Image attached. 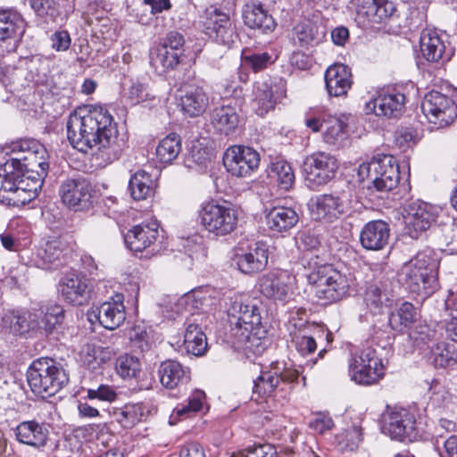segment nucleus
Listing matches in <instances>:
<instances>
[{
    "mask_svg": "<svg viewBox=\"0 0 457 457\" xmlns=\"http://www.w3.org/2000/svg\"><path fill=\"white\" fill-rule=\"evenodd\" d=\"M66 129L70 144L79 152L97 151L106 161L112 162L122 151L117 124L104 106L87 104L76 108L69 115Z\"/></svg>",
    "mask_w": 457,
    "mask_h": 457,
    "instance_id": "f257e3e1",
    "label": "nucleus"
},
{
    "mask_svg": "<svg viewBox=\"0 0 457 457\" xmlns=\"http://www.w3.org/2000/svg\"><path fill=\"white\" fill-rule=\"evenodd\" d=\"M227 312L233 344L238 348L251 349L265 332L257 301L246 294H234L228 298Z\"/></svg>",
    "mask_w": 457,
    "mask_h": 457,
    "instance_id": "f03ea898",
    "label": "nucleus"
},
{
    "mask_svg": "<svg viewBox=\"0 0 457 457\" xmlns=\"http://www.w3.org/2000/svg\"><path fill=\"white\" fill-rule=\"evenodd\" d=\"M439 260L431 249L419 252L402 269L403 281L413 293L428 296L438 287Z\"/></svg>",
    "mask_w": 457,
    "mask_h": 457,
    "instance_id": "7ed1b4c3",
    "label": "nucleus"
},
{
    "mask_svg": "<svg viewBox=\"0 0 457 457\" xmlns=\"http://www.w3.org/2000/svg\"><path fill=\"white\" fill-rule=\"evenodd\" d=\"M11 149L16 156L8 160L5 166L31 180L37 181L38 179L43 183L49 168L44 145L35 139L29 138L12 142Z\"/></svg>",
    "mask_w": 457,
    "mask_h": 457,
    "instance_id": "20e7f679",
    "label": "nucleus"
},
{
    "mask_svg": "<svg viewBox=\"0 0 457 457\" xmlns=\"http://www.w3.org/2000/svg\"><path fill=\"white\" fill-rule=\"evenodd\" d=\"M307 281L315 297L328 304L346 297L353 279L332 265H320L308 274Z\"/></svg>",
    "mask_w": 457,
    "mask_h": 457,
    "instance_id": "39448f33",
    "label": "nucleus"
},
{
    "mask_svg": "<svg viewBox=\"0 0 457 457\" xmlns=\"http://www.w3.org/2000/svg\"><path fill=\"white\" fill-rule=\"evenodd\" d=\"M27 380L32 392L43 398L53 396L69 382L62 366L50 358H38L27 370Z\"/></svg>",
    "mask_w": 457,
    "mask_h": 457,
    "instance_id": "423d86ee",
    "label": "nucleus"
},
{
    "mask_svg": "<svg viewBox=\"0 0 457 457\" xmlns=\"http://www.w3.org/2000/svg\"><path fill=\"white\" fill-rule=\"evenodd\" d=\"M359 180H371L368 190L389 192L395 188L400 180L399 166L395 158L390 154H378L370 161L360 164L357 170Z\"/></svg>",
    "mask_w": 457,
    "mask_h": 457,
    "instance_id": "0eeeda50",
    "label": "nucleus"
},
{
    "mask_svg": "<svg viewBox=\"0 0 457 457\" xmlns=\"http://www.w3.org/2000/svg\"><path fill=\"white\" fill-rule=\"evenodd\" d=\"M198 218L204 229L217 237L232 233L238 221L237 210L227 202H208L202 204Z\"/></svg>",
    "mask_w": 457,
    "mask_h": 457,
    "instance_id": "6e6552de",
    "label": "nucleus"
},
{
    "mask_svg": "<svg viewBox=\"0 0 457 457\" xmlns=\"http://www.w3.org/2000/svg\"><path fill=\"white\" fill-rule=\"evenodd\" d=\"M382 431L392 439L398 441H416L420 434V423L415 414L404 408L387 410L383 416Z\"/></svg>",
    "mask_w": 457,
    "mask_h": 457,
    "instance_id": "1a4fd4ad",
    "label": "nucleus"
},
{
    "mask_svg": "<svg viewBox=\"0 0 457 457\" xmlns=\"http://www.w3.org/2000/svg\"><path fill=\"white\" fill-rule=\"evenodd\" d=\"M337 169V160L326 152H315L307 155L302 165L305 183L313 190L328 183L335 177Z\"/></svg>",
    "mask_w": 457,
    "mask_h": 457,
    "instance_id": "9d476101",
    "label": "nucleus"
},
{
    "mask_svg": "<svg viewBox=\"0 0 457 457\" xmlns=\"http://www.w3.org/2000/svg\"><path fill=\"white\" fill-rule=\"evenodd\" d=\"M349 373L356 383L371 385L383 378L385 367L375 349L364 347L353 356L349 364Z\"/></svg>",
    "mask_w": 457,
    "mask_h": 457,
    "instance_id": "9b49d317",
    "label": "nucleus"
},
{
    "mask_svg": "<svg viewBox=\"0 0 457 457\" xmlns=\"http://www.w3.org/2000/svg\"><path fill=\"white\" fill-rule=\"evenodd\" d=\"M299 371L286 363L276 362L269 370L262 371L253 380V394L260 398L270 396L277 389L281 391L280 385L292 384L298 379Z\"/></svg>",
    "mask_w": 457,
    "mask_h": 457,
    "instance_id": "f8f14e48",
    "label": "nucleus"
},
{
    "mask_svg": "<svg viewBox=\"0 0 457 457\" xmlns=\"http://www.w3.org/2000/svg\"><path fill=\"white\" fill-rule=\"evenodd\" d=\"M421 110L428 121L438 128L451 125L457 118L455 102L438 91H431L425 96Z\"/></svg>",
    "mask_w": 457,
    "mask_h": 457,
    "instance_id": "ddd939ff",
    "label": "nucleus"
},
{
    "mask_svg": "<svg viewBox=\"0 0 457 457\" xmlns=\"http://www.w3.org/2000/svg\"><path fill=\"white\" fill-rule=\"evenodd\" d=\"M223 164L232 176L248 177L258 169L260 155L252 147L233 145L224 153Z\"/></svg>",
    "mask_w": 457,
    "mask_h": 457,
    "instance_id": "4468645a",
    "label": "nucleus"
},
{
    "mask_svg": "<svg viewBox=\"0 0 457 457\" xmlns=\"http://www.w3.org/2000/svg\"><path fill=\"white\" fill-rule=\"evenodd\" d=\"M59 193L62 203L75 212L93 206V189L84 178L66 179L62 183Z\"/></svg>",
    "mask_w": 457,
    "mask_h": 457,
    "instance_id": "2eb2a0df",
    "label": "nucleus"
},
{
    "mask_svg": "<svg viewBox=\"0 0 457 457\" xmlns=\"http://www.w3.org/2000/svg\"><path fill=\"white\" fill-rule=\"evenodd\" d=\"M286 96V86L281 79L257 81L253 87L252 106L259 116H263L275 108L278 101Z\"/></svg>",
    "mask_w": 457,
    "mask_h": 457,
    "instance_id": "dca6fc26",
    "label": "nucleus"
},
{
    "mask_svg": "<svg viewBox=\"0 0 457 457\" xmlns=\"http://www.w3.org/2000/svg\"><path fill=\"white\" fill-rule=\"evenodd\" d=\"M350 205V196L346 193H342L340 195L324 194L314 199L312 213L317 220L333 222L347 212Z\"/></svg>",
    "mask_w": 457,
    "mask_h": 457,
    "instance_id": "f3484780",
    "label": "nucleus"
},
{
    "mask_svg": "<svg viewBox=\"0 0 457 457\" xmlns=\"http://www.w3.org/2000/svg\"><path fill=\"white\" fill-rule=\"evenodd\" d=\"M355 10L356 21L362 26L380 23L393 15L395 8L387 0H351Z\"/></svg>",
    "mask_w": 457,
    "mask_h": 457,
    "instance_id": "a211bd4d",
    "label": "nucleus"
},
{
    "mask_svg": "<svg viewBox=\"0 0 457 457\" xmlns=\"http://www.w3.org/2000/svg\"><path fill=\"white\" fill-rule=\"evenodd\" d=\"M355 10L356 21L362 26L380 23L393 15L395 8L387 0H351Z\"/></svg>",
    "mask_w": 457,
    "mask_h": 457,
    "instance_id": "6ab92c4d",
    "label": "nucleus"
},
{
    "mask_svg": "<svg viewBox=\"0 0 457 457\" xmlns=\"http://www.w3.org/2000/svg\"><path fill=\"white\" fill-rule=\"evenodd\" d=\"M435 209L424 202H415L409 205L404 216L405 231L411 238L417 239L428 229L436 220Z\"/></svg>",
    "mask_w": 457,
    "mask_h": 457,
    "instance_id": "aec40b11",
    "label": "nucleus"
},
{
    "mask_svg": "<svg viewBox=\"0 0 457 457\" xmlns=\"http://www.w3.org/2000/svg\"><path fill=\"white\" fill-rule=\"evenodd\" d=\"M294 278L286 270H273L259 279L262 295L274 301H286L292 290Z\"/></svg>",
    "mask_w": 457,
    "mask_h": 457,
    "instance_id": "412c9836",
    "label": "nucleus"
},
{
    "mask_svg": "<svg viewBox=\"0 0 457 457\" xmlns=\"http://www.w3.org/2000/svg\"><path fill=\"white\" fill-rule=\"evenodd\" d=\"M432 29H424L420 38V52L423 57L431 62L445 63L451 60L453 49L450 44Z\"/></svg>",
    "mask_w": 457,
    "mask_h": 457,
    "instance_id": "4be33fe9",
    "label": "nucleus"
},
{
    "mask_svg": "<svg viewBox=\"0 0 457 457\" xmlns=\"http://www.w3.org/2000/svg\"><path fill=\"white\" fill-rule=\"evenodd\" d=\"M59 291L62 298L75 306L87 304L90 300L88 280L82 275L68 273L59 282Z\"/></svg>",
    "mask_w": 457,
    "mask_h": 457,
    "instance_id": "5701e85b",
    "label": "nucleus"
},
{
    "mask_svg": "<svg viewBox=\"0 0 457 457\" xmlns=\"http://www.w3.org/2000/svg\"><path fill=\"white\" fill-rule=\"evenodd\" d=\"M405 100V96L400 92L379 95L367 102L363 110L366 114L386 119L397 118L403 111Z\"/></svg>",
    "mask_w": 457,
    "mask_h": 457,
    "instance_id": "b1692460",
    "label": "nucleus"
},
{
    "mask_svg": "<svg viewBox=\"0 0 457 457\" xmlns=\"http://www.w3.org/2000/svg\"><path fill=\"white\" fill-rule=\"evenodd\" d=\"M269 260V250L263 243H256L247 251L238 253L234 257V263L244 274L253 275L263 270Z\"/></svg>",
    "mask_w": 457,
    "mask_h": 457,
    "instance_id": "393cba45",
    "label": "nucleus"
},
{
    "mask_svg": "<svg viewBox=\"0 0 457 457\" xmlns=\"http://www.w3.org/2000/svg\"><path fill=\"white\" fill-rule=\"evenodd\" d=\"M159 224L156 220L134 226L125 235L128 247L134 252H142L154 246L159 238Z\"/></svg>",
    "mask_w": 457,
    "mask_h": 457,
    "instance_id": "a878e982",
    "label": "nucleus"
},
{
    "mask_svg": "<svg viewBox=\"0 0 457 457\" xmlns=\"http://www.w3.org/2000/svg\"><path fill=\"white\" fill-rule=\"evenodd\" d=\"M99 323L109 330L119 328L125 320L123 295L116 294L112 301L104 302L92 312Z\"/></svg>",
    "mask_w": 457,
    "mask_h": 457,
    "instance_id": "bb28decb",
    "label": "nucleus"
},
{
    "mask_svg": "<svg viewBox=\"0 0 457 457\" xmlns=\"http://www.w3.org/2000/svg\"><path fill=\"white\" fill-rule=\"evenodd\" d=\"M325 84L329 96H345L353 86L351 69L342 63L330 65L325 71Z\"/></svg>",
    "mask_w": 457,
    "mask_h": 457,
    "instance_id": "cd10ccee",
    "label": "nucleus"
},
{
    "mask_svg": "<svg viewBox=\"0 0 457 457\" xmlns=\"http://www.w3.org/2000/svg\"><path fill=\"white\" fill-rule=\"evenodd\" d=\"M390 236L389 225L381 220L369 221L360 233V243L363 248L370 251H379L387 244Z\"/></svg>",
    "mask_w": 457,
    "mask_h": 457,
    "instance_id": "c85d7f7f",
    "label": "nucleus"
},
{
    "mask_svg": "<svg viewBox=\"0 0 457 457\" xmlns=\"http://www.w3.org/2000/svg\"><path fill=\"white\" fill-rule=\"evenodd\" d=\"M15 436L20 443L39 449L46 445L49 430L44 422L27 420L16 427Z\"/></svg>",
    "mask_w": 457,
    "mask_h": 457,
    "instance_id": "c756f323",
    "label": "nucleus"
},
{
    "mask_svg": "<svg viewBox=\"0 0 457 457\" xmlns=\"http://www.w3.org/2000/svg\"><path fill=\"white\" fill-rule=\"evenodd\" d=\"M325 32L320 26V13L312 19L304 17L293 28V39L302 46H309L321 41Z\"/></svg>",
    "mask_w": 457,
    "mask_h": 457,
    "instance_id": "7c9ffc66",
    "label": "nucleus"
},
{
    "mask_svg": "<svg viewBox=\"0 0 457 457\" xmlns=\"http://www.w3.org/2000/svg\"><path fill=\"white\" fill-rule=\"evenodd\" d=\"M244 23L250 29H259L263 33L272 31L276 27L273 17L262 4L256 2H249L243 8Z\"/></svg>",
    "mask_w": 457,
    "mask_h": 457,
    "instance_id": "2f4dec72",
    "label": "nucleus"
},
{
    "mask_svg": "<svg viewBox=\"0 0 457 457\" xmlns=\"http://www.w3.org/2000/svg\"><path fill=\"white\" fill-rule=\"evenodd\" d=\"M158 376L164 387L174 389L190 380V370L177 361L167 360L160 364Z\"/></svg>",
    "mask_w": 457,
    "mask_h": 457,
    "instance_id": "473e14b6",
    "label": "nucleus"
},
{
    "mask_svg": "<svg viewBox=\"0 0 457 457\" xmlns=\"http://www.w3.org/2000/svg\"><path fill=\"white\" fill-rule=\"evenodd\" d=\"M25 29L26 22L19 12L12 10L0 12V41L17 42L23 36Z\"/></svg>",
    "mask_w": 457,
    "mask_h": 457,
    "instance_id": "72a5a7b5",
    "label": "nucleus"
},
{
    "mask_svg": "<svg viewBox=\"0 0 457 457\" xmlns=\"http://www.w3.org/2000/svg\"><path fill=\"white\" fill-rule=\"evenodd\" d=\"M212 124L220 134L230 135L239 124V116L235 106L230 104L215 107L211 115Z\"/></svg>",
    "mask_w": 457,
    "mask_h": 457,
    "instance_id": "f704fd0d",
    "label": "nucleus"
},
{
    "mask_svg": "<svg viewBox=\"0 0 457 457\" xmlns=\"http://www.w3.org/2000/svg\"><path fill=\"white\" fill-rule=\"evenodd\" d=\"M431 395L428 403V409L434 416L451 414L453 412L455 403L453 395L450 391L438 382H434L430 386Z\"/></svg>",
    "mask_w": 457,
    "mask_h": 457,
    "instance_id": "c9c22d12",
    "label": "nucleus"
},
{
    "mask_svg": "<svg viewBox=\"0 0 457 457\" xmlns=\"http://www.w3.org/2000/svg\"><path fill=\"white\" fill-rule=\"evenodd\" d=\"M266 220L270 229L282 233L294 228L299 220V216L290 207L276 206L269 212Z\"/></svg>",
    "mask_w": 457,
    "mask_h": 457,
    "instance_id": "e433bc0d",
    "label": "nucleus"
},
{
    "mask_svg": "<svg viewBox=\"0 0 457 457\" xmlns=\"http://www.w3.org/2000/svg\"><path fill=\"white\" fill-rule=\"evenodd\" d=\"M66 245L58 238L48 240L37 253L36 265L43 270L57 266L64 256Z\"/></svg>",
    "mask_w": 457,
    "mask_h": 457,
    "instance_id": "4c0bfd02",
    "label": "nucleus"
},
{
    "mask_svg": "<svg viewBox=\"0 0 457 457\" xmlns=\"http://www.w3.org/2000/svg\"><path fill=\"white\" fill-rule=\"evenodd\" d=\"M181 106L184 112L190 117L201 115L206 110L209 99L202 87H189L180 97Z\"/></svg>",
    "mask_w": 457,
    "mask_h": 457,
    "instance_id": "58836bf2",
    "label": "nucleus"
},
{
    "mask_svg": "<svg viewBox=\"0 0 457 457\" xmlns=\"http://www.w3.org/2000/svg\"><path fill=\"white\" fill-rule=\"evenodd\" d=\"M155 182L152 176L145 170H137L129 179V190L136 201L145 200L154 194Z\"/></svg>",
    "mask_w": 457,
    "mask_h": 457,
    "instance_id": "ea45409f",
    "label": "nucleus"
},
{
    "mask_svg": "<svg viewBox=\"0 0 457 457\" xmlns=\"http://www.w3.org/2000/svg\"><path fill=\"white\" fill-rule=\"evenodd\" d=\"M4 327L16 335H24L31 329L37 328L35 315L29 312L12 311L5 313L3 318Z\"/></svg>",
    "mask_w": 457,
    "mask_h": 457,
    "instance_id": "a19ab883",
    "label": "nucleus"
},
{
    "mask_svg": "<svg viewBox=\"0 0 457 457\" xmlns=\"http://www.w3.org/2000/svg\"><path fill=\"white\" fill-rule=\"evenodd\" d=\"M184 348L188 354L202 356L207 349V338L201 327L195 322L188 323L184 336Z\"/></svg>",
    "mask_w": 457,
    "mask_h": 457,
    "instance_id": "79ce46f5",
    "label": "nucleus"
},
{
    "mask_svg": "<svg viewBox=\"0 0 457 457\" xmlns=\"http://www.w3.org/2000/svg\"><path fill=\"white\" fill-rule=\"evenodd\" d=\"M179 52L159 45L150 53V63L157 72L163 73L169 70L174 69L179 62Z\"/></svg>",
    "mask_w": 457,
    "mask_h": 457,
    "instance_id": "37998d69",
    "label": "nucleus"
},
{
    "mask_svg": "<svg viewBox=\"0 0 457 457\" xmlns=\"http://www.w3.org/2000/svg\"><path fill=\"white\" fill-rule=\"evenodd\" d=\"M346 121L337 116L327 115L324 119V141L332 145L341 143L346 137Z\"/></svg>",
    "mask_w": 457,
    "mask_h": 457,
    "instance_id": "c03bdc74",
    "label": "nucleus"
},
{
    "mask_svg": "<svg viewBox=\"0 0 457 457\" xmlns=\"http://www.w3.org/2000/svg\"><path fill=\"white\" fill-rule=\"evenodd\" d=\"M43 183L38 179L32 180L31 187H25V179H20V186L12 195H2L3 199L7 201L9 205H24L35 199L41 190Z\"/></svg>",
    "mask_w": 457,
    "mask_h": 457,
    "instance_id": "a18cd8bd",
    "label": "nucleus"
},
{
    "mask_svg": "<svg viewBox=\"0 0 457 457\" xmlns=\"http://www.w3.org/2000/svg\"><path fill=\"white\" fill-rule=\"evenodd\" d=\"M181 151L180 137L171 133L162 138L156 147V157L163 163L173 162Z\"/></svg>",
    "mask_w": 457,
    "mask_h": 457,
    "instance_id": "49530a36",
    "label": "nucleus"
},
{
    "mask_svg": "<svg viewBox=\"0 0 457 457\" xmlns=\"http://www.w3.org/2000/svg\"><path fill=\"white\" fill-rule=\"evenodd\" d=\"M416 316L417 312L414 305L405 302L395 312L390 314L388 322L394 330L403 331L404 328L414 323Z\"/></svg>",
    "mask_w": 457,
    "mask_h": 457,
    "instance_id": "de8ad7c7",
    "label": "nucleus"
},
{
    "mask_svg": "<svg viewBox=\"0 0 457 457\" xmlns=\"http://www.w3.org/2000/svg\"><path fill=\"white\" fill-rule=\"evenodd\" d=\"M269 177L275 179L280 188L288 190L295 183V173L291 165L285 160H277L271 162Z\"/></svg>",
    "mask_w": 457,
    "mask_h": 457,
    "instance_id": "09e8293b",
    "label": "nucleus"
},
{
    "mask_svg": "<svg viewBox=\"0 0 457 457\" xmlns=\"http://www.w3.org/2000/svg\"><path fill=\"white\" fill-rule=\"evenodd\" d=\"M433 363L436 368L453 366L457 362V349L446 342H439L431 347Z\"/></svg>",
    "mask_w": 457,
    "mask_h": 457,
    "instance_id": "8fccbe9b",
    "label": "nucleus"
},
{
    "mask_svg": "<svg viewBox=\"0 0 457 457\" xmlns=\"http://www.w3.org/2000/svg\"><path fill=\"white\" fill-rule=\"evenodd\" d=\"M312 328H315L312 325H304L303 328L291 332L292 343L302 355L312 353L317 348L316 340L310 333Z\"/></svg>",
    "mask_w": 457,
    "mask_h": 457,
    "instance_id": "3c124183",
    "label": "nucleus"
},
{
    "mask_svg": "<svg viewBox=\"0 0 457 457\" xmlns=\"http://www.w3.org/2000/svg\"><path fill=\"white\" fill-rule=\"evenodd\" d=\"M144 407L141 403L126 404L115 413L117 421L125 428H132L141 421L144 416Z\"/></svg>",
    "mask_w": 457,
    "mask_h": 457,
    "instance_id": "603ef678",
    "label": "nucleus"
},
{
    "mask_svg": "<svg viewBox=\"0 0 457 457\" xmlns=\"http://www.w3.org/2000/svg\"><path fill=\"white\" fill-rule=\"evenodd\" d=\"M205 401V393L203 390L195 389L188 396L187 400L176 406L174 411L178 417H188L199 411Z\"/></svg>",
    "mask_w": 457,
    "mask_h": 457,
    "instance_id": "864d4df0",
    "label": "nucleus"
},
{
    "mask_svg": "<svg viewBox=\"0 0 457 457\" xmlns=\"http://www.w3.org/2000/svg\"><path fill=\"white\" fill-rule=\"evenodd\" d=\"M115 368L122 378H136L141 371V362L137 357L124 354L117 359Z\"/></svg>",
    "mask_w": 457,
    "mask_h": 457,
    "instance_id": "5fc2aeb1",
    "label": "nucleus"
},
{
    "mask_svg": "<svg viewBox=\"0 0 457 457\" xmlns=\"http://www.w3.org/2000/svg\"><path fill=\"white\" fill-rule=\"evenodd\" d=\"M242 63L251 68L254 72H258L265 69L269 62H271V55L267 52L263 53H242Z\"/></svg>",
    "mask_w": 457,
    "mask_h": 457,
    "instance_id": "6e6d98bb",
    "label": "nucleus"
},
{
    "mask_svg": "<svg viewBox=\"0 0 457 457\" xmlns=\"http://www.w3.org/2000/svg\"><path fill=\"white\" fill-rule=\"evenodd\" d=\"M64 311L60 305H52L47 308L41 324L37 323V327L43 328L46 332H51L54 327L61 323L63 320Z\"/></svg>",
    "mask_w": 457,
    "mask_h": 457,
    "instance_id": "4d7b16f0",
    "label": "nucleus"
},
{
    "mask_svg": "<svg viewBox=\"0 0 457 457\" xmlns=\"http://www.w3.org/2000/svg\"><path fill=\"white\" fill-rule=\"evenodd\" d=\"M209 36L218 44L227 47H230L237 37L232 21H225L222 28L216 29L212 34L209 33Z\"/></svg>",
    "mask_w": 457,
    "mask_h": 457,
    "instance_id": "13d9d810",
    "label": "nucleus"
},
{
    "mask_svg": "<svg viewBox=\"0 0 457 457\" xmlns=\"http://www.w3.org/2000/svg\"><path fill=\"white\" fill-rule=\"evenodd\" d=\"M275 448L269 445H254L243 451L234 453L231 457H276Z\"/></svg>",
    "mask_w": 457,
    "mask_h": 457,
    "instance_id": "bf43d9fd",
    "label": "nucleus"
},
{
    "mask_svg": "<svg viewBox=\"0 0 457 457\" xmlns=\"http://www.w3.org/2000/svg\"><path fill=\"white\" fill-rule=\"evenodd\" d=\"M383 298L387 300L386 295L383 294L381 288L376 285H370L364 295V301L367 306L374 312H376L383 304Z\"/></svg>",
    "mask_w": 457,
    "mask_h": 457,
    "instance_id": "052dcab7",
    "label": "nucleus"
},
{
    "mask_svg": "<svg viewBox=\"0 0 457 457\" xmlns=\"http://www.w3.org/2000/svg\"><path fill=\"white\" fill-rule=\"evenodd\" d=\"M87 398L112 403L117 399L114 387L108 385H100L97 388H89L87 391Z\"/></svg>",
    "mask_w": 457,
    "mask_h": 457,
    "instance_id": "680f3d73",
    "label": "nucleus"
},
{
    "mask_svg": "<svg viewBox=\"0 0 457 457\" xmlns=\"http://www.w3.org/2000/svg\"><path fill=\"white\" fill-rule=\"evenodd\" d=\"M126 96L131 104H137L150 99L146 86L139 81L131 82Z\"/></svg>",
    "mask_w": 457,
    "mask_h": 457,
    "instance_id": "e2e57ef3",
    "label": "nucleus"
},
{
    "mask_svg": "<svg viewBox=\"0 0 457 457\" xmlns=\"http://www.w3.org/2000/svg\"><path fill=\"white\" fill-rule=\"evenodd\" d=\"M225 21H231L228 14L221 12L219 9H212L208 11L205 21V29L207 33H213L216 29L222 28L225 25Z\"/></svg>",
    "mask_w": 457,
    "mask_h": 457,
    "instance_id": "0e129e2a",
    "label": "nucleus"
},
{
    "mask_svg": "<svg viewBox=\"0 0 457 457\" xmlns=\"http://www.w3.org/2000/svg\"><path fill=\"white\" fill-rule=\"evenodd\" d=\"M87 355L88 358L87 359V361L88 365L92 364V368L96 369V365H100L106 361L111 359L112 352L108 348H103L101 346H87Z\"/></svg>",
    "mask_w": 457,
    "mask_h": 457,
    "instance_id": "69168bd1",
    "label": "nucleus"
},
{
    "mask_svg": "<svg viewBox=\"0 0 457 457\" xmlns=\"http://www.w3.org/2000/svg\"><path fill=\"white\" fill-rule=\"evenodd\" d=\"M436 330L429 326L420 324L415 327L410 333V337L416 343L427 344L436 337Z\"/></svg>",
    "mask_w": 457,
    "mask_h": 457,
    "instance_id": "338daca9",
    "label": "nucleus"
},
{
    "mask_svg": "<svg viewBox=\"0 0 457 457\" xmlns=\"http://www.w3.org/2000/svg\"><path fill=\"white\" fill-rule=\"evenodd\" d=\"M443 243L451 254L457 253V226L452 224L444 228Z\"/></svg>",
    "mask_w": 457,
    "mask_h": 457,
    "instance_id": "774afa93",
    "label": "nucleus"
}]
</instances>
